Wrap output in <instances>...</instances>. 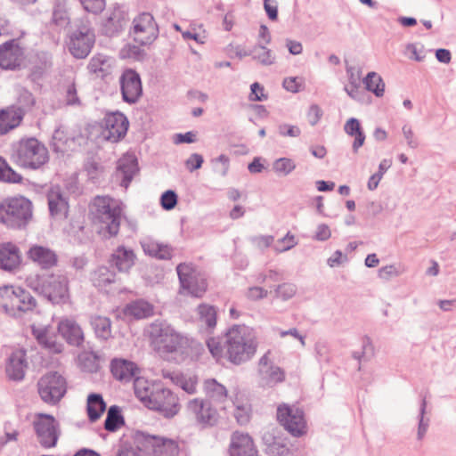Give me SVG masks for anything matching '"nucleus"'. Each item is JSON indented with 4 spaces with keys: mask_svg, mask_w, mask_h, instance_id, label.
<instances>
[{
    "mask_svg": "<svg viewBox=\"0 0 456 456\" xmlns=\"http://www.w3.org/2000/svg\"><path fill=\"white\" fill-rule=\"evenodd\" d=\"M207 346L214 357L225 356L231 362L239 365L254 356L257 342L252 329L235 324L223 337L209 338Z\"/></svg>",
    "mask_w": 456,
    "mask_h": 456,
    "instance_id": "nucleus-1",
    "label": "nucleus"
},
{
    "mask_svg": "<svg viewBox=\"0 0 456 456\" xmlns=\"http://www.w3.org/2000/svg\"><path fill=\"white\" fill-rule=\"evenodd\" d=\"M134 394L150 410L159 412L163 417L171 419L180 411L178 397L161 384H148L144 379L134 382Z\"/></svg>",
    "mask_w": 456,
    "mask_h": 456,
    "instance_id": "nucleus-2",
    "label": "nucleus"
},
{
    "mask_svg": "<svg viewBox=\"0 0 456 456\" xmlns=\"http://www.w3.org/2000/svg\"><path fill=\"white\" fill-rule=\"evenodd\" d=\"M147 332L155 351L159 354L185 353L190 346V339L176 331L165 320L151 322Z\"/></svg>",
    "mask_w": 456,
    "mask_h": 456,
    "instance_id": "nucleus-3",
    "label": "nucleus"
},
{
    "mask_svg": "<svg viewBox=\"0 0 456 456\" xmlns=\"http://www.w3.org/2000/svg\"><path fill=\"white\" fill-rule=\"evenodd\" d=\"M11 159L21 168L38 170L49 160L48 150L36 137L21 138L12 145Z\"/></svg>",
    "mask_w": 456,
    "mask_h": 456,
    "instance_id": "nucleus-4",
    "label": "nucleus"
},
{
    "mask_svg": "<svg viewBox=\"0 0 456 456\" xmlns=\"http://www.w3.org/2000/svg\"><path fill=\"white\" fill-rule=\"evenodd\" d=\"M32 218V203L23 196L0 202V223L11 229H22Z\"/></svg>",
    "mask_w": 456,
    "mask_h": 456,
    "instance_id": "nucleus-5",
    "label": "nucleus"
},
{
    "mask_svg": "<svg viewBox=\"0 0 456 456\" xmlns=\"http://www.w3.org/2000/svg\"><path fill=\"white\" fill-rule=\"evenodd\" d=\"M133 439L137 448L149 455L175 456L179 452L177 442L171 438L137 430L133 435Z\"/></svg>",
    "mask_w": 456,
    "mask_h": 456,
    "instance_id": "nucleus-6",
    "label": "nucleus"
},
{
    "mask_svg": "<svg viewBox=\"0 0 456 456\" xmlns=\"http://www.w3.org/2000/svg\"><path fill=\"white\" fill-rule=\"evenodd\" d=\"M159 28L150 12L136 14L131 22L128 36L139 45H151L159 37Z\"/></svg>",
    "mask_w": 456,
    "mask_h": 456,
    "instance_id": "nucleus-7",
    "label": "nucleus"
},
{
    "mask_svg": "<svg viewBox=\"0 0 456 456\" xmlns=\"http://www.w3.org/2000/svg\"><path fill=\"white\" fill-rule=\"evenodd\" d=\"M36 290L53 305H62L69 300V280L65 275L39 277Z\"/></svg>",
    "mask_w": 456,
    "mask_h": 456,
    "instance_id": "nucleus-8",
    "label": "nucleus"
},
{
    "mask_svg": "<svg viewBox=\"0 0 456 456\" xmlns=\"http://www.w3.org/2000/svg\"><path fill=\"white\" fill-rule=\"evenodd\" d=\"M37 390L45 403L55 405L65 395L67 382L57 371H50L40 378L37 382Z\"/></svg>",
    "mask_w": 456,
    "mask_h": 456,
    "instance_id": "nucleus-9",
    "label": "nucleus"
},
{
    "mask_svg": "<svg viewBox=\"0 0 456 456\" xmlns=\"http://www.w3.org/2000/svg\"><path fill=\"white\" fill-rule=\"evenodd\" d=\"M94 217L104 224V228L110 237L118 233L120 226V209L111 206L108 197H96L94 200Z\"/></svg>",
    "mask_w": 456,
    "mask_h": 456,
    "instance_id": "nucleus-10",
    "label": "nucleus"
},
{
    "mask_svg": "<svg viewBox=\"0 0 456 456\" xmlns=\"http://www.w3.org/2000/svg\"><path fill=\"white\" fill-rule=\"evenodd\" d=\"M277 419L284 429L295 437H300L306 433L305 413L299 407L289 406L285 403L279 405Z\"/></svg>",
    "mask_w": 456,
    "mask_h": 456,
    "instance_id": "nucleus-11",
    "label": "nucleus"
},
{
    "mask_svg": "<svg viewBox=\"0 0 456 456\" xmlns=\"http://www.w3.org/2000/svg\"><path fill=\"white\" fill-rule=\"evenodd\" d=\"M59 423L51 414L39 413L33 422V428L40 445L44 448L55 447L60 436Z\"/></svg>",
    "mask_w": 456,
    "mask_h": 456,
    "instance_id": "nucleus-12",
    "label": "nucleus"
},
{
    "mask_svg": "<svg viewBox=\"0 0 456 456\" xmlns=\"http://www.w3.org/2000/svg\"><path fill=\"white\" fill-rule=\"evenodd\" d=\"M94 43V31L86 25H81L70 33L67 45L74 58L85 59L91 53Z\"/></svg>",
    "mask_w": 456,
    "mask_h": 456,
    "instance_id": "nucleus-13",
    "label": "nucleus"
},
{
    "mask_svg": "<svg viewBox=\"0 0 456 456\" xmlns=\"http://www.w3.org/2000/svg\"><path fill=\"white\" fill-rule=\"evenodd\" d=\"M181 288L187 294L201 297L206 292L208 284L205 279L197 275L196 272L187 264H179L176 267Z\"/></svg>",
    "mask_w": 456,
    "mask_h": 456,
    "instance_id": "nucleus-14",
    "label": "nucleus"
},
{
    "mask_svg": "<svg viewBox=\"0 0 456 456\" xmlns=\"http://www.w3.org/2000/svg\"><path fill=\"white\" fill-rule=\"evenodd\" d=\"M7 292H11L10 305L4 304V308L5 313L14 317H20V313H27L33 311L37 305V301L31 294L24 289L18 287H6Z\"/></svg>",
    "mask_w": 456,
    "mask_h": 456,
    "instance_id": "nucleus-15",
    "label": "nucleus"
},
{
    "mask_svg": "<svg viewBox=\"0 0 456 456\" xmlns=\"http://www.w3.org/2000/svg\"><path fill=\"white\" fill-rule=\"evenodd\" d=\"M103 137L110 142H118L123 139L128 130L129 121L121 112L107 113L102 120Z\"/></svg>",
    "mask_w": 456,
    "mask_h": 456,
    "instance_id": "nucleus-16",
    "label": "nucleus"
},
{
    "mask_svg": "<svg viewBox=\"0 0 456 456\" xmlns=\"http://www.w3.org/2000/svg\"><path fill=\"white\" fill-rule=\"evenodd\" d=\"M122 99L125 102L134 104L142 95L141 77L133 69H126L119 77Z\"/></svg>",
    "mask_w": 456,
    "mask_h": 456,
    "instance_id": "nucleus-17",
    "label": "nucleus"
},
{
    "mask_svg": "<svg viewBox=\"0 0 456 456\" xmlns=\"http://www.w3.org/2000/svg\"><path fill=\"white\" fill-rule=\"evenodd\" d=\"M24 48L18 39H10L0 45V68L5 70L19 69L24 61Z\"/></svg>",
    "mask_w": 456,
    "mask_h": 456,
    "instance_id": "nucleus-18",
    "label": "nucleus"
},
{
    "mask_svg": "<svg viewBox=\"0 0 456 456\" xmlns=\"http://www.w3.org/2000/svg\"><path fill=\"white\" fill-rule=\"evenodd\" d=\"M187 409L200 424L214 426L217 422V411L209 400L194 398L188 402Z\"/></svg>",
    "mask_w": 456,
    "mask_h": 456,
    "instance_id": "nucleus-19",
    "label": "nucleus"
},
{
    "mask_svg": "<svg viewBox=\"0 0 456 456\" xmlns=\"http://www.w3.org/2000/svg\"><path fill=\"white\" fill-rule=\"evenodd\" d=\"M268 354H265L259 360V385L262 387H273L285 379V372L279 366L269 363Z\"/></svg>",
    "mask_w": 456,
    "mask_h": 456,
    "instance_id": "nucleus-20",
    "label": "nucleus"
},
{
    "mask_svg": "<svg viewBox=\"0 0 456 456\" xmlns=\"http://www.w3.org/2000/svg\"><path fill=\"white\" fill-rule=\"evenodd\" d=\"M138 172L137 158L134 154L127 153L118 160L115 176L120 179V186L126 189Z\"/></svg>",
    "mask_w": 456,
    "mask_h": 456,
    "instance_id": "nucleus-21",
    "label": "nucleus"
},
{
    "mask_svg": "<svg viewBox=\"0 0 456 456\" xmlns=\"http://www.w3.org/2000/svg\"><path fill=\"white\" fill-rule=\"evenodd\" d=\"M128 21V13L120 6H116L102 22V33L110 37L118 36L125 29Z\"/></svg>",
    "mask_w": 456,
    "mask_h": 456,
    "instance_id": "nucleus-22",
    "label": "nucleus"
},
{
    "mask_svg": "<svg viewBox=\"0 0 456 456\" xmlns=\"http://www.w3.org/2000/svg\"><path fill=\"white\" fill-rule=\"evenodd\" d=\"M230 456H258V451L248 434L234 432L229 445Z\"/></svg>",
    "mask_w": 456,
    "mask_h": 456,
    "instance_id": "nucleus-23",
    "label": "nucleus"
},
{
    "mask_svg": "<svg viewBox=\"0 0 456 456\" xmlns=\"http://www.w3.org/2000/svg\"><path fill=\"white\" fill-rule=\"evenodd\" d=\"M58 332L72 346H80L85 340L82 328L73 319H61L58 323Z\"/></svg>",
    "mask_w": 456,
    "mask_h": 456,
    "instance_id": "nucleus-24",
    "label": "nucleus"
},
{
    "mask_svg": "<svg viewBox=\"0 0 456 456\" xmlns=\"http://www.w3.org/2000/svg\"><path fill=\"white\" fill-rule=\"evenodd\" d=\"M27 367L26 352L18 350L12 352L9 356L5 366V373L9 379L21 381L25 377V370Z\"/></svg>",
    "mask_w": 456,
    "mask_h": 456,
    "instance_id": "nucleus-25",
    "label": "nucleus"
},
{
    "mask_svg": "<svg viewBox=\"0 0 456 456\" xmlns=\"http://www.w3.org/2000/svg\"><path fill=\"white\" fill-rule=\"evenodd\" d=\"M110 371L116 379L122 382L140 379L137 378L139 373L137 365L126 359H113L110 362Z\"/></svg>",
    "mask_w": 456,
    "mask_h": 456,
    "instance_id": "nucleus-26",
    "label": "nucleus"
},
{
    "mask_svg": "<svg viewBox=\"0 0 456 456\" xmlns=\"http://www.w3.org/2000/svg\"><path fill=\"white\" fill-rule=\"evenodd\" d=\"M50 215L55 218H67L69 212L68 198L60 187H53L47 193Z\"/></svg>",
    "mask_w": 456,
    "mask_h": 456,
    "instance_id": "nucleus-27",
    "label": "nucleus"
},
{
    "mask_svg": "<svg viewBox=\"0 0 456 456\" xmlns=\"http://www.w3.org/2000/svg\"><path fill=\"white\" fill-rule=\"evenodd\" d=\"M136 256L133 249L118 246L109 258V264L119 273H128L134 265Z\"/></svg>",
    "mask_w": 456,
    "mask_h": 456,
    "instance_id": "nucleus-28",
    "label": "nucleus"
},
{
    "mask_svg": "<svg viewBox=\"0 0 456 456\" xmlns=\"http://www.w3.org/2000/svg\"><path fill=\"white\" fill-rule=\"evenodd\" d=\"M24 118L22 109L11 106L0 110V135L5 134L20 126Z\"/></svg>",
    "mask_w": 456,
    "mask_h": 456,
    "instance_id": "nucleus-29",
    "label": "nucleus"
},
{
    "mask_svg": "<svg viewBox=\"0 0 456 456\" xmlns=\"http://www.w3.org/2000/svg\"><path fill=\"white\" fill-rule=\"evenodd\" d=\"M29 258L44 269H49L57 265L58 257L52 249L35 245L28 252Z\"/></svg>",
    "mask_w": 456,
    "mask_h": 456,
    "instance_id": "nucleus-30",
    "label": "nucleus"
},
{
    "mask_svg": "<svg viewBox=\"0 0 456 456\" xmlns=\"http://www.w3.org/2000/svg\"><path fill=\"white\" fill-rule=\"evenodd\" d=\"M345 133L354 140L352 144V151L354 153H357L359 149L364 144L366 135L361 126L359 119L356 118H350L344 126Z\"/></svg>",
    "mask_w": 456,
    "mask_h": 456,
    "instance_id": "nucleus-31",
    "label": "nucleus"
},
{
    "mask_svg": "<svg viewBox=\"0 0 456 456\" xmlns=\"http://www.w3.org/2000/svg\"><path fill=\"white\" fill-rule=\"evenodd\" d=\"M141 246L146 255L157 259L168 260L172 257V248L167 244L144 240L141 242Z\"/></svg>",
    "mask_w": 456,
    "mask_h": 456,
    "instance_id": "nucleus-32",
    "label": "nucleus"
},
{
    "mask_svg": "<svg viewBox=\"0 0 456 456\" xmlns=\"http://www.w3.org/2000/svg\"><path fill=\"white\" fill-rule=\"evenodd\" d=\"M106 410V403L101 394L91 393L87 396L86 412L90 422L97 421Z\"/></svg>",
    "mask_w": 456,
    "mask_h": 456,
    "instance_id": "nucleus-33",
    "label": "nucleus"
},
{
    "mask_svg": "<svg viewBox=\"0 0 456 456\" xmlns=\"http://www.w3.org/2000/svg\"><path fill=\"white\" fill-rule=\"evenodd\" d=\"M91 281L99 289H106L116 282V273L105 265L99 266L91 273Z\"/></svg>",
    "mask_w": 456,
    "mask_h": 456,
    "instance_id": "nucleus-34",
    "label": "nucleus"
},
{
    "mask_svg": "<svg viewBox=\"0 0 456 456\" xmlns=\"http://www.w3.org/2000/svg\"><path fill=\"white\" fill-rule=\"evenodd\" d=\"M124 314L135 319L147 318L153 314V305L142 299L135 300L126 305Z\"/></svg>",
    "mask_w": 456,
    "mask_h": 456,
    "instance_id": "nucleus-35",
    "label": "nucleus"
},
{
    "mask_svg": "<svg viewBox=\"0 0 456 456\" xmlns=\"http://www.w3.org/2000/svg\"><path fill=\"white\" fill-rule=\"evenodd\" d=\"M263 442L265 445V452L268 456H288L290 452L286 444L271 434H265Z\"/></svg>",
    "mask_w": 456,
    "mask_h": 456,
    "instance_id": "nucleus-36",
    "label": "nucleus"
},
{
    "mask_svg": "<svg viewBox=\"0 0 456 456\" xmlns=\"http://www.w3.org/2000/svg\"><path fill=\"white\" fill-rule=\"evenodd\" d=\"M90 325L98 338L107 340L111 337V321L110 318L97 314L92 315Z\"/></svg>",
    "mask_w": 456,
    "mask_h": 456,
    "instance_id": "nucleus-37",
    "label": "nucleus"
},
{
    "mask_svg": "<svg viewBox=\"0 0 456 456\" xmlns=\"http://www.w3.org/2000/svg\"><path fill=\"white\" fill-rule=\"evenodd\" d=\"M124 425L125 419L121 408L118 405H111L107 411L104 428L109 432H117Z\"/></svg>",
    "mask_w": 456,
    "mask_h": 456,
    "instance_id": "nucleus-38",
    "label": "nucleus"
},
{
    "mask_svg": "<svg viewBox=\"0 0 456 456\" xmlns=\"http://www.w3.org/2000/svg\"><path fill=\"white\" fill-rule=\"evenodd\" d=\"M205 392L211 403H224L227 398V390L224 386L218 383L216 379L205 381Z\"/></svg>",
    "mask_w": 456,
    "mask_h": 456,
    "instance_id": "nucleus-39",
    "label": "nucleus"
},
{
    "mask_svg": "<svg viewBox=\"0 0 456 456\" xmlns=\"http://www.w3.org/2000/svg\"><path fill=\"white\" fill-rule=\"evenodd\" d=\"M18 248L14 246L0 248V268L11 271L19 264Z\"/></svg>",
    "mask_w": 456,
    "mask_h": 456,
    "instance_id": "nucleus-40",
    "label": "nucleus"
},
{
    "mask_svg": "<svg viewBox=\"0 0 456 456\" xmlns=\"http://www.w3.org/2000/svg\"><path fill=\"white\" fill-rule=\"evenodd\" d=\"M366 90L374 94L377 97H381L385 92V83L382 77L376 72L370 71L362 79Z\"/></svg>",
    "mask_w": 456,
    "mask_h": 456,
    "instance_id": "nucleus-41",
    "label": "nucleus"
},
{
    "mask_svg": "<svg viewBox=\"0 0 456 456\" xmlns=\"http://www.w3.org/2000/svg\"><path fill=\"white\" fill-rule=\"evenodd\" d=\"M69 136L62 127L54 130L50 142V147L56 153H64L68 151Z\"/></svg>",
    "mask_w": 456,
    "mask_h": 456,
    "instance_id": "nucleus-42",
    "label": "nucleus"
},
{
    "mask_svg": "<svg viewBox=\"0 0 456 456\" xmlns=\"http://www.w3.org/2000/svg\"><path fill=\"white\" fill-rule=\"evenodd\" d=\"M252 59L263 66H270L275 62V55L265 46L258 44L251 49Z\"/></svg>",
    "mask_w": 456,
    "mask_h": 456,
    "instance_id": "nucleus-43",
    "label": "nucleus"
},
{
    "mask_svg": "<svg viewBox=\"0 0 456 456\" xmlns=\"http://www.w3.org/2000/svg\"><path fill=\"white\" fill-rule=\"evenodd\" d=\"M21 181L22 175L13 170L3 157H0V182L20 183Z\"/></svg>",
    "mask_w": 456,
    "mask_h": 456,
    "instance_id": "nucleus-44",
    "label": "nucleus"
},
{
    "mask_svg": "<svg viewBox=\"0 0 456 456\" xmlns=\"http://www.w3.org/2000/svg\"><path fill=\"white\" fill-rule=\"evenodd\" d=\"M198 310L200 322L204 323L209 330H213L216 325V308L208 305H200Z\"/></svg>",
    "mask_w": 456,
    "mask_h": 456,
    "instance_id": "nucleus-45",
    "label": "nucleus"
},
{
    "mask_svg": "<svg viewBox=\"0 0 456 456\" xmlns=\"http://www.w3.org/2000/svg\"><path fill=\"white\" fill-rule=\"evenodd\" d=\"M138 44H127L119 52L121 59H132L134 61H143L146 57V52L141 48Z\"/></svg>",
    "mask_w": 456,
    "mask_h": 456,
    "instance_id": "nucleus-46",
    "label": "nucleus"
},
{
    "mask_svg": "<svg viewBox=\"0 0 456 456\" xmlns=\"http://www.w3.org/2000/svg\"><path fill=\"white\" fill-rule=\"evenodd\" d=\"M107 62L108 57L106 55L102 53H97L91 58L87 65V69L89 72L93 74L104 77L107 74Z\"/></svg>",
    "mask_w": 456,
    "mask_h": 456,
    "instance_id": "nucleus-47",
    "label": "nucleus"
},
{
    "mask_svg": "<svg viewBox=\"0 0 456 456\" xmlns=\"http://www.w3.org/2000/svg\"><path fill=\"white\" fill-rule=\"evenodd\" d=\"M63 94L67 105H80L81 102L77 95V86L74 80H65L62 85Z\"/></svg>",
    "mask_w": 456,
    "mask_h": 456,
    "instance_id": "nucleus-48",
    "label": "nucleus"
},
{
    "mask_svg": "<svg viewBox=\"0 0 456 456\" xmlns=\"http://www.w3.org/2000/svg\"><path fill=\"white\" fill-rule=\"evenodd\" d=\"M426 409H427V400L426 396H423L421 399L420 406H419V425H418V431H417V438L418 440H422L428 431V428L429 427V419L425 418L426 414Z\"/></svg>",
    "mask_w": 456,
    "mask_h": 456,
    "instance_id": "nucleus-49",
    "label": "nucleus"
},
{
    "mask_svg": "<svg viewBox=\"0 0 456 456\" xmlns=\"http://www.w3.org/2000/svg\"><path fill=\"white\" fill-rule=\"evenodd\" d=\"M296 168V164L289 158H280L273 164V169L279 175H289Z\"/></svg>",
    "mask_w": 456,
    "mask_h": 456,
    "instance_id": "nucleus-50",
    "label": "nucleus"
},
{
    "mask_svg": "<svg viewBox=\"0 0 456 456\" xmlns=\"http://www.w3.org/2000/svg\"><path fill=\"white\" fill-rule=\"evenodd\" d=\"M52 20L59 27H64L69 23V16L65 5L60 1L54 4Z\"/></svg>",
    "mask_w": 456,
    "mask_h": 456,
    "instance_id": "nucleus-51",
    "label": "nucleus"
},
{
    "mask_svg": "<svg viewBox=\"0 0 456 456\" xmlns=\"http://www.w3.org/2000/svg\"><path fill=\"white\" fill-rule=\"evenodd\" d=\"M297 292V287L293 283L285 282L274 289L275 297L286 301L292 298Z\"/></svg>",
    "mask_w": 456,
    "mask_h": 456,
    "instance_id": "nucleus-52",
    "label": "nucleus"
},
{
    "mask_svg": "<svg viewBox=\"0 0 456 456\" xmlns=\"http://www.w3.org/2000/svg\"><path fill=\"white\" fill-rule=\"evenodd\" d=\"M177 194L173 190L164 191L160 196V204L163 209L171 210L175 208L177 204Z\"/></svg>",
    "mask_w": 456,
    "mask_h": 456,
    "instance_id": "nucleus-53",
    "label": "nucleus"
},
{
    "mask_svg": "<svg viewBox=\"0 0 456 456\" xmlns=\"http://www.w3.org/2000/svg\"><path fill=\"white\" fill-rule=\"evenodd\" d=\"M84 9L94 14L102 12L106 5L105 0H79Z\"/></svg>",
    "mask_w": 456,
    "mask_h": 456,
    "instance_id": "nucleus-54",
    "label": "nucleus"
},
{
    "mask_svg": "<svg viewBox=\"0 0 456 456\" xmlns=\"http://www.w3.org/2000/svg\"><path fill=\"white\" fill-rule=\"evenodd\" d=\"M250 406L249 405H237L234 410V417L240 425H246L250 419Z\"/></svg>",
    "mask_w": 456,
    "mask_h": 456,
    "instance_id": "nucleus-55",
    "label": "nucleus"
},
{
    "mask_svg": "<svg viewBox=\"0 0 456 456\" xmlns=\"http://www.w3.org/2000/svg\"><path fill=\"white\" fill-rule=\"evenodd\" d=\"M18 102L20 106H18L17 108L22 109L24 110V114L27 110H30L36 103L35 97L30 92L27 90H24L20 94Z\"/></svg>",
    "mask_w": 456,
    "mask_h": 456,
    "instance_id": "nucleus-56",
    "label": "nucleus"
},
{
    "mask_svg": "<svg viewBox=\"0 0 456 456\" xmlns=\"http://www.w3.org/2000/svg\"><path fill=\"white\" fill-rule=\"evenodd\" d=\"M278 133L283 137H298L301 134V129L297 126L283 123L279 125Z\"/></svg>",
    "mask_w": 456,
    "mask_h": 456,
    "instance_id": "nucleus-57",
    "label": "nucleus"
},
{
    "mask_svg": "<svg viewBox=\"0 0 456 456\" xmlns=\"http://www.w3.org/2000/svg\"><path fill=\"white\" fill-rule=\"evenodd\" d=\"M264 86L258 82H255L250 86L249 100L252 102H262L267 99V95L264 94Z\"/></svg>",
    "mask_w": 456,
    "mask_h": 456,
    "instance_id": "nucleus-58",
    "label": "nucleus"
},
{
    "mask_svg": "<svg viewBox=\"0 0 456 456\" xmlns=\"http://www.w3.org/2000/svg\"><path fill=\"white\" fill-rule=\"evenodd\" d=\"M176 379L177 385H179L183 391L190 395L196 393V380L191 378L186 379L183 376L177 377Z\"/></svg>",
    "mask_w": 456,
    "mask_h": 456,
    "instance_id": "nucleus-59",
    "label": "nucleus"
},
{
    "mask_svg": "<svg viewBox=\"0 0 456 456\" xmlns=\"http://www.w3.org/2000/svg\"><path fill=\"white\" fill-rule=\"evenodd\" d=\"M139 452L142 450L137 448V445L133 446L129 444L123 443L119 445L116 456H142Z\"/></svg>",
    "mask_w": 456,
    "mask_h": 456,
    "instance_id": "nucleus-60",
    "label": "nucleus"
},
{
    "mask_svg": "<svg viewBox=\"0 0 456 456\" xmlns=\"http://www.w3.org/2000/svg\"><path fill=\"white\" fill-rule=\"evenodd\" d=\"M373 346L371 339L368 336H364L362 338V351L361 352H353L352 356L356 360H361L366 354L369 352L372 354Z\"/></svg>",
    "mask_w": 456,
    "mask_h": 456,
    "instance_id": "nucleus-61",
    "label": "nucleus"
},
{
    "mask_svg": "<svg viewBox=\"0 0 456 456\" xmlns=\"http://www.w3.org/2000/svg\"><path fill=\"white\" fill-rule=\"evenodd\" d=\"M264 9L267 17L274 21L278 19V4L276 0H264Z\"/></svg>",
    "mask_w": 456,
    "mask_h": 456,
    "instance_id": "nucleus-62",
    "label": "nucleus"
},
{
    "mask_svg": "<svg viewBox=\"0 0 456 456\" xmlns=\"http://www.w3.org/2000/svg\"><path fill=\"white\" fill-rule=\"evenodd\" d=\"M204 162L203 157L199 153H192L187 159L185 165L190 172L200 169Z\"/></svg>",
    "mask_w": 456,
    "mask_h": 456,
    "instance_id": "nucleus-63",
    "label": "nucleus"
},
{
    "mask_svg": "<svg viewBox=\"0 0 456 456\" xmlns=\"http://www.w3.org/2000/svg\"><path fill=\"white\" fill-rule=\"evenodd\" d=\"M402 132L407 142V145L411 149H416L419 146V142L414 137L411 127L408 125H404L402 128Z\"/></svg>",
    "mask_w": 456,
    "mask_h": 456,
    "instance_id": "nucleus-64",
    "label": "nucleus"
}]
</instances>
